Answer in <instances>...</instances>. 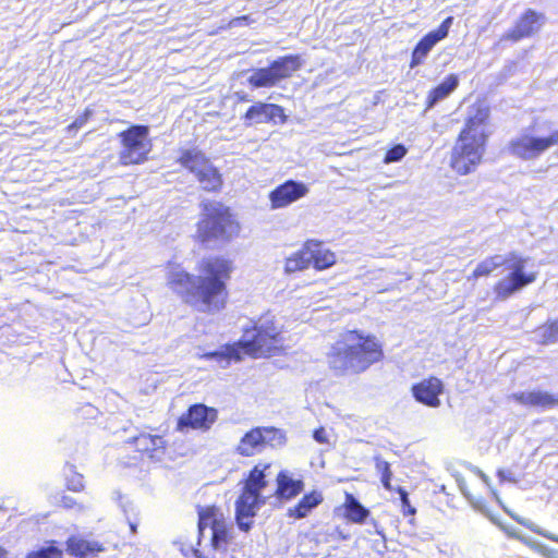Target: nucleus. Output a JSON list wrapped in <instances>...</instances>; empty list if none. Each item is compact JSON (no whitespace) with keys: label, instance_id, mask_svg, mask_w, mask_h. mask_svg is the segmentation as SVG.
<instances>
[{"label":"nucleus","instance_id":"2","mask_svg":"<svg viewBox=\"0 0 558 558\" xmlns=\"http://www.w3.org/2000/svg\"><path fill=\"white\" fill-rule=\"evenodd\" d=\"M284 339L281 328L274 318L260 316L243 329L242 338L233 343H227L221 350L206 352L205 360L217 362H240L244 356L267 359L284 351Z\"/></svg>","mask_w":558,"mask_h":558},{"label":"nucleus","instance_id":"13","mask_svg":"<svg viewBox=\"0 0 558 558\" xmlns=\"http://www.w3.org/2000/svg\"><path fill=\"white\" fill-rule=\"evenodd\" d=\"M553 146H558V130L548 136L521 135L509 142L508 149L513 156L530 160L539 157Z\"/></svg>","mask_w":558,"mask_h":558},{"label":"nucleus","instance_id":"11","mask_svg":"<svg viewBox=\"0 0 558 558\" xmlns=\"http://www.w3.org/2000/svg\"><path fill=\"white\" fill-rule=\"evenodd\" d=\"M198 514V536L197 543L198 546L201 544V538L203 536L204 530L210 527L213 531L210 537V546L215 549H223L226 550L228 545L233 539L232 527L227 521L221 509L217 506H205L197 508Z\"/></svg>","mask_w":558,"mask_h":558},{"label":"nucleus","instance_id":"35","mask_svg":"<svg viewBox=\"0 0 558 558\" xmlns=\"http://www.w3.org/2000/svg\"><path fill=\"white\" fill-rule=\"evenodd\" d=\"M58 506L60 508H63L66 510L74 509V508H77L78 510H83V506L78 505L72 497L66 496V495H63L60 497V499L58 500Z\"/></svg>","mask_w":558,"mask_h":558},{"label":"nucleus","instance_id":"3","mask_svg":"<svg viewBox=\"0 0 558 558\" xmlns=\"http://www.w3.org/2000/svg\"><path fill=\"white\" fill-rule=\"evenodd\" d=\"M384 359L383 342L360 329L341 333L327 353L328 367L338 376L360 375Z\"/></svg>","mask_w":558,"mask_h":558},{"label":"nucleus","instance_id":"31","mask_svg":"<svg viewBox=\"0 0 558 558\" xmlns=\"http://www.w3.org/2000/svg\"><path fill=\"white\" fill-rule=\"evenodd\" d=\"M54 541L49 542V545L32 550L26 555V558H63V551L57 547Z\"/></svg>","mask_w":558,"mask_h":558},{"label":"nucleus","instance_id":"14","mask_svg":"<svg viewBox=\"0 0 558 558\" xmlns=\"http://www.w3.org/2000/svg\"><path fill=\"white\" fill-rule=\"evenodd\" d=\"M218 420V410L204 403H194L182 413L175 424L178 432H208Z\"/></svg>","mask_w":558,"mask_h":558},{"label":"nucleus","instance_id":"19","mask_svg":"<svg viewBox=\"0 0 558 558\" xmlns=\"http://www.w3.org/2000/svg\"><path fill=\"white\" fill-rule=\"evenodd\" d=\"M444 390L442 380L436 376L423 378L411 387V393L415 401L428 408H438L441 404L440 396Z\"/></svg>","mask_w":558,"mask_h":558},{"label":"nucleus","instance_id":"33","mask_svg":"<svg viewBox=\"0 0 558 558\" xmlns=\"http://www.w3.org/2000/svg\"><path fill=\"white\" fill-rule=\"evenodd\" d=\"M407 153H408V149L404 145H402V144L393 145L386 151L385 157H384V162L385 163L397 162V161L401 160L407 155Z\"/></svg>","mask_w":558,"mask_h":558},{"label":"nucleus","instance_id":"5","mask_svg":"<svg viewBox=\"0 0 558 558\" xmlns=\"http://www.w3.org/2000/svg\"><path fill=\"white\" fill-rule=\"evenodd\" d=\"M195 225L193 240L199 245L227 244L239 238L241 223L233 209L222 202L205 199Z\"/></svg>","mask_w":558,"mask_h":558},{"label":"nucleus","instance_id":"37","mask_svg":"<svg viewBox=\"0 0 558 558\" xmlns=\"http://www.w3.org/2000/svg\"><path fill=\"white\" fill-rule=\"evenodd\" d=\"M66 487L73 492H82L84 489L83 477L81 475L68 481Z\"/></svg>","mask_w":558,"mask_h":558},{"label":"nucleus","instance_id":"10","mask_svg":"<svg viewBox=\"0 0 558 558\" xmlns=\"http://www.w3.org/2000/svg\"><path fill=\"white\" fill-rule=\"evenodd\" d=\"M128 465H137L144 461L159 462L166 456L168 441L161 434L141 430L124 441Z\"/></svg>","mask_w":558,"mask_h":558},{"label":"nucleus","instance_id":"29","mask_svg":"<svg viewBox=\"0 0 558 558\" xmlns=\"http://www.w3.org/2000/svg\"><path fill=\"white\" fill-rule=\"evenodd\" d=\"M538 336L537 343L547 345L558 341V320L546 322L535 330Z\"/></svg>","mask_w":558,"mask_h":558},{"label":"nucleus","instance_id":"30","mask_svg":"<svg viewBox=\"0 0 558 558\" xmlns=\"http://www.w3.org/2000/svg\"><path fill=\"white\" fill-rule=\"evenodd\" d=\"M501 265L498 255H493L478 263L471 274V278L477 279L480 277H488L495 269Z\"/></svg>","mask_w":558,"mask_h":558},{"label":"nucleus","instance_id":"26","mask_svg":"<svg viewBox=\"0 0 558 558\" xmlns=\"http://www.w3.org/2000/svg\"><path fill=\"white\" fill-rule=\"evenodd\" d=\"M276 496L280 499H292L298 496L304 488L301 480H293L287 472L281 471L277 474Z\"/></svg>","mask_w":558,"mask_h":558},{"label":"nucleus","instance_id":"23","mask_svg":"<svg viewBox=\"0 0 558 558\" xmlns=\"http://www.w3.org/2000/svg\"><path fill=\"white\" fill-rule=\"evenodd\" d=\"M65 548L74 558H94L106 550L104 543L82 535H71L65 541Z\"/></svg>","mask_w":558,"mask_h":558},{"label":"nucleus","instance_id":"22","mask_svg":"<svg viewBox=\"0 0 558 558\" xmlns=\"http://www.w3.org/2000/svg\"><path fill=\"white\" fill-rule=\"evenodd\" d=\"M510 399L520 405L548 410L558 407V395L544 390L519 391L510 396Z\"/></svg>","mask_w":558,"mask_h":558},{"label":"nucleus","instance_id":"38","mask_svg":"<svg viewBox=\"0 0 558 558\" xmlns=\"http://www.w3.org/2000/svg\"><path fill=\"white\" fill-rule=\"evenodd\" d=\"M90 112L86 110L83 116L74 120L69 126L68 130H77L82 128L89 119Z\"/></svg>","mask_w":558,"mask_h":558},{"label":"nucleus","instance_id":"8","mask_svg":"<svg viewBox=\"0 0 558 558\" xmlns=\"http://www.w3.org/2000/svg\"><path fill=\"white\" fill-rule=\"evenodd\" d=\"M121 149L118 158L124 167L136 166L146 162L153 150L149 138V128L145 124H133L118 134Z\"/></svg>","mask_w":558,"mask_h":558},{"label":"nucleus","instance_id":"17","mask_svg":"<svg viewBox=\"0 0 558 558\" xmlns=\"http://www.w3.org/2000/svg\"><path fill=\"white\" fill-rule=\"evenodd\" d=\"M452 23V16L446 17L436 29L428 32L418 40L411 53L409 64L411 69H414L425 62V59L434 46L448 36Z\"/></svg>","mask_w":558,"mask_h":558},{"label":"nucleus","instance_id":"40","mask_svg":"<svg viewBox=\"0 0 558 558\" xmlns=\"http://www.w3.org/2000/svg\"><path fill=\"white\" fill-rule=\"evenodd\" d=\"M248 21H250V16H247V15H242V16H238V17L233 19V20L231 21V23H232V24H239V23H241V22H248Z\"/></svg>","mask_w":558,"mask_h":558},{"label":"nucleus","instance_id":"34","mask_svg":"<svg viewBox=\"0 0 558 558\" xmlns=\"http://www.w3.org/2000/svg\"><path fill=\"white\" fill-rule=\"evenodd\" d=\"M397 493L400 495L401 506H402V514L404 517H413L416 513V510L413 506H411L408 492L403 487H397Z\"/></svg>","mask_w":558,"mask_h":558},{"label":"nucleus","instance_id":"42","mask_svg":"<svg viewBox=\"0 0 558 558\" xmlns=\"http://www.w3.org/2000/svg\"><path fill=\"white\" fill-rule=\"evenodd\" d=\"M0 558H9V551L2 546H0Z\"/></svg>","mask_w":558,"mask_h":558},{"label":"nucleus","instance_id":"39","mask_svg":"<svg viewBox=\"0 0 558 558\" xmlns=\"http://www.w3.org/2000/svg\"><path fill=\"white\" fill-rule=\"evenodd\" d=\"M542 535L551 542L558 543V534L551 532H544L542 533Z\"/></svg>","mask_w":558,"mask_h":558},{"label":"nucleus","instance_id":"32","mask_svg":"<svg viewBox=\"0 0 558 558\" xmlns=\"http://www.w3.org/2000/svg\"><path fill=\"white\" fill-rule=\"evenodd\" d=\"M374 460H375V468H376L377 473L380 476V482H381L383 486L387 490H391L392 489V486H391L392 471L390 469V463L386 460H383L379 457H376Z\"/></svg>","mask_w":558,"mask_h":558},{"label":"nucleus","instance_id":"25","mask_svg":"<svg viewBox=\"0 0 558 558\" xmlns=\"http://www.w3.org/2000/svg\"><path fill=\"white\" fill-rule=\"evenodd\" d=\"M341 508L343 517L354 524H363L371 514L369 510L348 492L344 494V501Z\"/></svg>","mask_w":558,"mask_h":558},{"label":"nucleus","instance_id":"24","mask_svg":"<svg viewBox=\"0 0 558 558\" xmlns=\"http://www.w3.org/2000/svg\"><path fill=\"white\" fill-rule=\"evenodd\" d=\"M459 85V76L457 74H448L441 83L433 87L426 96L425 109H432L438 101L447 98L453 93Z\"/></svg>","mask_w":558,"mask_h":558},{"label":"nucleus","instance_id":"36","mask_svg":"<svg viewBox=\"0 0 558 558\" xmlns=\"http://www.w3.org/2000/svg\"><path fill=\"white\" fill-rule=\"evenodd\" d=\"M535 548L544 558H558V548H553L543 544L537 545Z\"/></svg>","mask_w":558,"mask_h":558},{"label":"nucleus","instance_id":"18","mask_svg":"<svg viewBox=\"0 0 558 558\" xmlns=\"http://www.w3.org/2000/svg\"><path fill=\"white\" fill-rule=\"evenodd\" d=\"M308 192L310 189L304 182L289 179L269 192L268 198L270 208H286L305 197Z\"/></svg>","mask_w":558,"mask_h":558},{"label":"nucleus","instance_id":"9","mask_svg":"<svg viewBox=\"0 0 558 558\" xmlns=\"http://www.w3.org/2000/svg\"><path fill=\"white\" fill-rule=\"evenodd\" d=\"M303 65L304 59L299 53L281 56L267 66L254 70L247 83L252 88H270L291 78Z\"/></svg>","mask_w":558,"mask_h":558},{"label":"nucleus","instance_id":"21","mask_svg":"<svg viewBox=\"0 0 558 558\" xmlns=\"http://www.w3.org/2000/svg\"><path fill=\"white\" fill-rule=\"evenodd\" d=\"M304 250L315 270L322 271L332 267L337 257L335 252L324 245L323 241L310 239L303 243Z\"/></svg>","mask_w":558,"mask_h":558},{"label":"nucleus","instance_id":"28","mask_svg":"<svg viewBox=\"0 0 558 558\" xmlns=\"http://www.w3.org/2000/svg\"><path fill=\"white\" fill-rule=\"evenodd\" d=\"M310 267V259H307L306 252L304 250V246L296 252L292 253L289 257L284 260V272L286 274H293L298 271L305 270Z\"/></svg>","mask_w":558,"mask_h":558},{"label":"nucleus","instance_id":"4","mask_svg":"<svg viewBox=\"0 0 558 558\" xmlns=\"http://www.w3.org/2000/svg\"><path fill=\"white\" fill-rule=\"evenodd\" d=\"M490 107L484 101H476L464 120L450 153V168L458 175L474 172L482 163L490 132Z\"/></svg>","mask_w":558,"mask_h":558},{"label":"nucleus","instance_id":"12","mask_svg":"<svg viewBox=\"0 0 558 558\" xmlns=\"http://www.w3.org/2000/svg\"><path fill=\"white\" fill-rule=\"evenodd\" d=\"M527 259L515 252L507 255L505 263L508 264L510 272L505 279L494 284V292L499 300H506L524 287L533 283L537 275L534 271H525Z\"/></svg>","mask_w":558,"mask_h":558},{"label":"nucleus","instance_id":"15","mask_svg":"<svg viewBox=\"0 0 558 558\" xmlns=\"http://www.w3.org/2000/svg\"><path fill=\"white\" fill-rule=\"evenodd\" d=\"M546 23V16L533 9H526L517 19L512 28L500 36V41L518 43L535 36Z\"/></svg>","mask_w":558,"mask_h":558},{"label":"nucleus","instance_id":"16","mask_svg":"<svg viewBox=\"0 0 558 558\" xmlns=\"http://www.w3.org/2000/svg\"><path fill=\"white\" fill-rule=\"evenodd\" d=\"M276 438L282 437L275 427H253L241 437L235 451L241 457H253L262 452L266 445Z\"/></svg>","mask_w":558,"mask_h":558},{"label":"nucleus","instance_id":"1","mask_svg":"<svg viewBox=\"0 0 558 558\" xmlns=\"http://www.w3.org/2000/svg\"><path fill=\"white\" fill-rule=\"evenodd\" d=\"M197 275L174 268L167 275V287L182 303L198 313L214 315L229 304V281L235 269L231 258L222 255L202 257L195 267Z\"/></svg>","mask_w":558,"mask_h":558},{"label":"nucleus","instance_id":"20","mask_svg":"<svg viewBox=\"0 0 558 558\" xmlns=\"http://www.w3.org/2000/svg\"><path fill=\"white\" fill-rule=\"evenodd\" d=\"M276 119H279L281 122L286 121L284 110L277 104L256 102L248 107L243 114L246 125L269 123Z\"/></svg>","mask_w":558,"mask_h":558},{"label":"nucleus","instance_id":"7","mask_svg":"<svg viewBox=\"0 0 558 558\" xmlns=\"http://www.w3.org/2000/svg\"><path fill=\"white\" fill-rule=\"evenodd\" d=\"M270 463H258L253 466L244 480V487L235 502V519L239 527L247 532L252 526L251 519L255 515V508L263 502L260 493L267 487L266 471Z\"/></svg>","mask_w":558,"mask_h":558},{"label":"nucleus","instance_id":"6","mask_svg":"<svg viewBox=\"0 0 558 558\" xmlns=\"http://www.w3.org/2000/svg\"><path fill=\"white\" fill-rule=\"evenodd\" d=\"M177 163L193 175L201 190L208 194H218L225 185L219 167L199 148L180 149Z\"/></svg>","mask_w":558,"mask_h":558},{"label":"nucleus","instance_id":"27","mask_svg":"<svg viewBox=\"0 0 558 558\" xmlns=\"http://www.w3.org/2000/svg\"><path fill=\"white\" fill-rule=\"evenodd\" d=\"M324 500L323 494L318 490H312L305 494L298 504L288 509V517L293 519H303L308 515V513L320 505Z\"/></svg>","mask_w":558,"mask_h":558},{"label":"nucleus","instance_id":"41","mask_svg":"<svg viewBox=\"0 0 558 558\" xmlns=\"http://www.w3.org/2000/svg\"><path fill=\"white\" fill-rule=\"evenodd\" d=\"M322 433H323V429H319V430H315L314 433V437L317 441L319 442H325V438L322 436Z\"/></svg>","mask_w":558,"mask_h":558}]
</instances>
